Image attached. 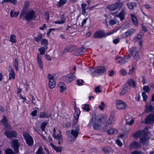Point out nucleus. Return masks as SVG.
<instances>
[{
	"mask_svg": "<svg viewBox=\"0 0 154 154\" xmlns=\"http://www.w3.org/2000/svg\"><path fill=\"white\" fill-rule=\"evenodd\" d=\"M11 147L14 149L15 154H17L18 152L19 143L18 140L16 139H13L11 140Z\"/></svg>",
	"mask_w": 154,
	"mask_h": 154,
	"instance_id": "obj_8",
	"label": "nucleus"
},
{
	"mask_svg": "<svg viewBox=\"0 0 154 154\" xmlns=\"http://www.w3.org/2000/svg\"><path fill=\"white\" fill-rule=\"evenodd\" d=\"M145 111L146 112L154 111V106H153L150 103H146L145 106Z\"/></svg>",
	"mask_w": 154,
	"mask_h": 154,
	"instance_id": "obj_15",
	"label": "nucleus"
},
{
	"mask_svg": "<svg viewBox=\"0 0 154 154\" xmlns=\"http://www.w3.org/2000/svg\"><path fill=\"white\" fill-rule=\"evenodd\" d=\"M45 48L42 47L39 48L40 53L41 55H43L45 53L46 49Z\"/></svg>",
	"mask_w": 154,
	"mask_h": 154,
	"instance_id": "obj_46",
	"label": "nucleus"
},
{
	"mask_svg": "<svg viewBox=\"0 0 154 154\" xmlns=\"http://www.w3.org/2000/svg\"><path fill=\"white\" fill-rule=\"evenodd\" d=\"M122 6V3L120 2H119L109 5L108 6V8L110 11H113L121 8Z\"/></svg>",
	"mask_w": 154,
	"mask_h": 154,
	"instance_id": "obj_6",
	"label": "nucleus"
},
{
	"mask_svg": "<svg viewBox=\"0 0 154 154\" xmlns=\"http://www.w3.org/2000/svg\"><path fill=\"white\" fill-rule=\"evenodd\" d=\"M127 5L129 9H133L135 7H136V4L135 2H132L127 4Z\"/></svg>",
	"mask_w": 154,
	"mask_h": 154,
	"instance_id": "obj_31",
	"label": "nucleus"
},
{
	"mask_svg": "<svg viewBox=\"0 0 154 154\" xmlns=\"http://www.w3.org/2000/svg\"><path fill=\"white\" fill-rule=\"evenodd\" d=\"M115 118L113 116H111L106 123V126L111 125L115 121Z\"/></svg>",
	"mask_w": 154,
	"mask_h": 154,
	"instance_id": "obj_23",
	"label": "nucleus"
},
{
	"mask_svg": "<svg viewBox=\"0 0 154 154\" xmlns=\"http://www.w3.org/2000/svg\"><path fill=\"white\" fill-rule=\"evenodd\" d=\"M143 34L142 33H139L137 35V38L138 39H140L142 38V37Z\"/></svg>",
	"mask_w": 154,
	"mask_h": 154,
	"instance_id": "obj_64",
	"label": "nucleus"
},
{
	"mask_svg": "<svg viewBox=\"0 0 154 154\" xmlns=\"http://www.w3.org/2000/svg\"><path fill=\"white\" fill-rule=\"evenodd\" d=\"M143 91L146 93H148L150 91V88L148 86H145L143 87Z\"/></svg>",
	"mask_w": 154,
	"mask_h": 154,
	"instance_id": "obj_47",
	"label": "nucleus"
},
{
	"mask_svg": "<svg viewBox=\"0 0 154 154\" xmlns=\"http://www.w3.org/2000/svg\"><path fill=\"white\" fill-rule=\"evenodd\" d=\"M131 16L133 23L136 26H137L138 24V21L136 16L133 14H131Z\"/></svg>",
	"mask_w": 154,
	"mask_h": 154,
	"instance_id": "obj_27",
	"label": "nucleus"
},
{
	"mask_svg": "<svg viewBox=\"0 0 154 154\" xmlns=\"http://www.w3.org/2000/svg\"><path fill=\"white\" fill-rule=\"evenodd\" d=\"M77 48V46L75 45H69L63 50V53L65 54L68 52H72L74 51Z\"/></svg>",
	"mask_w": 154,
	"mask_h": 154,
	"instance_id": "obj_14",
	"label": "nucleus"
},
{
	"mask_svg": "<svg viewBox=\"0 0 154 154\" xmlns=\"http://www.w3.org/2000/svg\"><path fill=\"white\" fill-rule=\"evenodd\" d=\"M95 91L96 93H100L101 92V90L100 89V87L99 86H97L95 88Z\"/></svg>",
	"mask_w": 154,
	"mask_h": 154,
	"instance_id": "obj_54",
	"label": "nucleus"
},
{
	"mask_svg": "<svg viewBox=\"0 0 154 154\" xmlns=\"http://www.w3.org/2000/svg\"><path fill=\"white\" fill-rule=\"evenodd\" d=\"M116 107L117 109H121L125 108L126 104L122 101L118 100L116 102Z\"/></svg>",
	"mask_w": 154,
	"mask_h": 154,
	"instance_id": "obj_12",
	"label": "nucleus"
},
{
	"mask_svg": "<svg viewBox=\"0 0 154 154\" xmlns=\"http://www.w3.org/2000/svg\"><path fill=\"white\" fill-rule=\"evenodd\" d=\"M136 47H133L131 48L129 51V55L130 57H131L133 54L136 51Z\"/></svg>",
	"mask_w": 154,
	"mask_h": 154,
	"instance_id": "obj_34",
	"label": "nucleus"
},
{
	"mask_svg": "<svg viewBox=\"0 0 154 154\" xmlns=\"http://www.w3.org/2000/svg\"><path fill=\"white\" fill-rule=\"evenodd\" d=\"M9 72V79H11L12 78L14 79L15 77V74L13 69L10 66L9 67L8 69Z\"/></svg>",
	"mask_w": 154,
	"mask_h": 154,
	"instance_id": "obj_21",
	"label": "nucleus"
},
{
	"mask_svg": "<svg viewBox=\"0 0 154 154\" xmlns=\"http://www.w3.org/2000/svg\"><path fill=\"white\" fill-rule=\"evenodd\" d=\"M75 72H74L73 73L70 74L63 77V79L68 83L70 82L76 78V77L74 75Z\"/></svg>",
	"mask_w": 154,
	"mask_h": 154,
	"instance_id": "obj_10",
	"label": "nucleus"
},
{
	"mask_svg": "<svg viewBox=\"0 0 154 154\" xmlns=\"http://www.w3.org/2000/svg\"><path fill=\"white\" fill-rule=\"evenodd\" d=\"M146 132L145 131L142 130L141 131H140V138L146 137Z\"/></svg>",
	"mask_w": 154,
	"mask_h": 154,
	"instance_id": "obj_38",
	"label": "nucleus"
},
{
	"mask_svg": "<svg viewBox=\"0 0 154 154\" xmlns=\"http://www.w3.org/2000/svg\"><path fill=\"white\" fill-rule=\"evenodd\" d=\"M127 92H128V91L130 89V87L129 86H128L127 85H125L123 88Z\"/></svg>",
	"mask_w": 154,
	"mask_h": 154,
	"instance_id": "obj_58",
	"label": "nucleus"
},
{
	"mask_svg": "<svg viewBox=\"0 0 154 154\" xmlns=\"http://www.w3.org/2000/svg\"><path fill=\"white\" fill-rule=\"evenodd\" d=\"M102 150L105 154H109V151L107 149L104 148Z\"/></svg>",
	"mask_w": 154,
	"mask_h": 154,
	"instance_id": "obj_60",
	"label": "nucleus"
},
{
	"mask_svg": "<svg viewBox=\"0 0 154 154\" xmlns=\"http://www.w3.org/2000/svg\"><path fill=\"white\" fill-rule=\"evenodd\" d=\"M114 133V129L113 128L110 129L109 130L107 131V133L109 135H112Z\"/></svg>",
	"mask_w": 154,
	"mask_h": 154,
	"instance_id": "obj_51",
	"label": "nucleus"
},
{
	"mask_svg": "<svg viewBox=\"0 0 154 154\" xmlns=\"http://www.w3.org/2000/svg\"><path fill=\"white\" fill-rule=\"evenodd\" d=\"M116 23V22L115 20L114 19H112L110 20L109 23L111 25H113L115 24Z\"/></svg>",
	"mask_w": 154,
	"mask_h": 154,
	"instance_id": "obj_59",
	"label": "nucleus"
},
{
	"mask_svg": "<svg viewBox=\"0 0 154 154\" xmlns=\"http://www.w3.org/2000/svg\"><path fill=\"white\" fill-rule=\"evenodd\" d=\"M120 74L123 75H125L127 74L126 71L124 69H122L120 71Z\"/></svg>",
	"mask_w": 154,
	"mask_h": 154,
	"instance_id": "obj_55",
	"label": "nucleus"
},
{
	"mask_svg": "<svg viewBox=\"0 0 154 154\" xmlns=\"http://www.w3.org/2000/svg\"><path fill=\"white\" fill-rule=\"evenodd\" d=\"M8 120L6 117L5 116H3V119L2 120L1 122L4 124L5 127L9 126V125L7 122Z\"/></svg>",
	"mask_w": 154,
	"mask_h": 154,
	"instance_id": "obj_29",
	"label": "nucleus"
},
{
	"mask_svg": "<svg viewBox=\"0 0 154 154\" xmlns=\"http://www.w3.org/2000/svg\"><path fill=\"white\" fill-rule=\"evenodd\" d=\"M66 0H60L58 4H57V6L59 7H61L64 4L66 3Z\"/></svg>",
	"mask_w": 154,
	"mask_h": 154,
	"instance_id": "obj_43",
	"label": "nucleus"
},
{
	"mask_svg": "<svg viewBox=\"0 0 154 154\" xmlns=\"http://www.w3.org/2000/svg\"><path fill=\"white\" fill-rule=\"evenodd\" d=\"M5 134L7 137L12 138L16 137L17 135L16 132L14 131H5Z\"/></svg>",
	"mask_w": 154,
	"mask_h": 154,
	"instance_id": "obj_13",
	"label": "nucleus"
},
{
	"mask_svg": "<svg viewBox=\"0 0 154 154\" xmlns=\"http://www.w3.org/2000/svg\"><path fill=\"white\" fill-rule=\"evenodd\" d=\"M55 139L58 140V143L60 145V143H62L63 141V138L61 134H58L55 136V137H54Z\"/></svg>",
	"mask_w": 154,
	"mask_h": 154,
	"instance_id": "obj_28",
	"label": "nucleus"
},
{
	"mask_svg": "<svg viewBox=\"0 0 154 154\" xmlns=\"http://www.w3.org/2000/svg\"><path fill=\"white\" fill-rule=\"evenodd\" d=\"M127 91L126 90L123 88L121 92L120 93L119 95L120 96H122L124 95L127 93Z\"/></svg>",
	"mask_w": 154,
	"mask_h": 154,
	"instance_id": "obj_57",
	"label": "nucleus"
},
{
	"mask_svg": "<svg viewBox=\"0 0 154 154\" xmlns=\"http://www.w3.org/2000/svg\"><path fill=\"white\" fill-rule=\"evenodd\" d=\"M140 131H138L135 133H133L132 136L135 138H138L140 137Z\"/></svg>",
	"mask_w": 154,
	"mask_h": 154,
	"instance_id": "obj_44",
	"label": "nucleus"
},
{
	"mask_svg": "<svg viewBox=\"0 0 154 154\" xmlns=\"http://www.w3.org/2000/svg\"><path fill=\"white\" fill-rule=\"evenodd\" d=\"M130 146L131 148H138L140 147V144L138 142L133 141L130 144Z\"/></svg>",
	"mask_w": 154,
	"mask_h": 154,
	"instance_id": "obj_26",
	"label": "nucleus"
},
{
	"mask_svg": "<svg viewBox=\"0 0 154 154\" xmlns=\"http://www.w3.org/2000/svg\"><path fill=\"white\" fill-rule=\"evenodd\" d=\"M5 152L6 154H14L13 150L10 149H8L6 150Z\"/></svg>",
	"mask_w": 154,
	"mask_h": 154,
	"instance_id": "obj_48",
	"label": "nucleus"
},
{
	"mask_svg": "<svg viewBox=\"0 0 154 154\" xmlns=\"http://www.w3.org/2000/svg\"><path fill=\"white\" fill-rule=\"evenodd\" d=\"M75 111L74 114V119L72 122V125L73 126H74V125L77 123L79 115L80 113V110L76 107L75 108Z\"/></svg>",
	"mask_w": 154,
	"mask_h": 154,
	"instance_id": "obj_9",
	"label": "nucleus"
},
{
	"mask_svg": "<svg viewBox=\"0 0 154 154\" xmlns=\"http://www.w3.org/2000/svg\"><path fill=\"white\" fill-rule=\"evenodd\" d=\"M116 143L117 144L120 146H122V143L119 139H117L116 140Z\"/></svg>",
	"mask_w": 154,
	"mask_h": 154,
	"instance_id": "obj_62",
	"label": "nucleus"
},
{
	"mask_svg": "<svg viewBox=\"0 0 154 154\" xmlns=\"http://www.w3.org/2000/svg\"><path fill=\"white\" fill-rule=\"evenodd\" d=\"M60 92H63L66 89V86H63L60 87Z\"/></svg>",
	"mask_w": 154,
	"mask_h": 154,
	"instance_id": "obj_56",
	"label": "nucleus"
},
{
	"mask_svg": "<svg viewBox=\"0 0 154 154\" xmlns=\"http://www.w3.org/2000/svg\"><path fill=\"white\" fill-rule=\"evenodd\" d=\"M105 118L101 114L97 115L94 118H93L90 120L88 126L89 128H90L93 125L94 129H98L100 126L103 119Z\"/></svg>",
	"mask_w": 154,
	"mask_h": 154,
	"instance_id": "obj_1",
	"label": "nucleus"
},
{
	"mask_svg": "<svg viewBox=\"0 0 154 154\" xmlns=\"http://www.w3.org/2000/svg\"><path fill=\"white\" fill-rule=\"evenodd\" d=\"M127 83H128L129 86L130 87H132L135 88L136 85L135 82L132 79H130L128 80Z\"/></svg>",
	"mask_w": 154,
	"mask_h": 154,
	"instance_id": "obj_24",
	"label": "nucleus"
},
{
	"mask_svg": "<svg viewBox=\"0 0 154 154\" xmlns=\"http://www.w3.org/2000/svg\"><path fill=\"white\" fill-rule=\"evenodd\" d=\"M48 77L49 80V87L51 89L54 88L55 86L56 83L54 80L53 76L51 75L48 74Z\"/></svg>",
	"mask_w": 154,
	"mask_h": 154,
	"instance_id": "obj_7",
	"label": "nucleus"
},
{
	"mask_svg": "<svg viewBox=\"0 0 154 154\" xmlns=\"http://www.w3.org/2000/svg\"><path fill=\"white\" fill-rule=\"evenodd\" d=\"M23 137L26 140V143L29 146H32L33 143V140L30 134L27 133L23 134Z\"/></svg>",
	"mask_w": 154,
	"mask_h": 154,
	"instance_id": "obj_4",
	"label": "nucleus"
},
{
	"mask_svg": "<svg viewBox=\"0 0 154 154\" xmlns=\"http://www.w3.org/2000/svg\"><path fill=\"white\" fill-rule=\"evenodd\" d=\"M35 17V12L33 11L27 12L25 16V18L27 21H30L34 19Z\"/></svg>",
	"mask_w": 154,
	"mask_h": 154,
	"instance_id": "obj_5",
	"label": "nucleus"
},
{
	"mask_svg": "<svg viewBox=\"0 0 154 154\" xmlns=\"http://www.w3.org/2000/svg\"><path fill=\"white\" fill-rule=\"evenodd\" d=\"M90 71L92 72V75H98L103 73L106 71V69L104 67L101 66L97 68L96 67L94 68H91Z\"/></svg>",
	"mask_w": 154,
	"mask_h": 154,
	"instance_id": "obj_2",
	"label": "nucleus"
},
{
	"mask_svg": "<svg viewBox=\"0 0 154 154\" xmlns=\"http://www.w3.org/2000/svg\"><path fill=\"white\" fill-rule=\"evenodd\" d=\"M85 50V49L83 47L78 48L75 52V54L76 56L81 55L84 53Z\"/></svg>",
	"mask_w": 154,
	"mask_h": 154,
	"instance_id": "obj_19",
	"label": "nucleus"
},
{
	"mask_svg": "<svg viewBox=\"0 0 154 154\" xmlns=\"http://www.w3.org/2000/svg\"><path fill=\"white\" fill-rule=\"evenodd\" d=\"M134 60H135V62L134 63V64L135 65L137 61L140 58V56L139 55V51H135V54L134 56Z\"/></svg>",
	"mask_w": 154,
	"mask_h": 154,
	"instance_id": "obj_30",
	"label": "nucleus"
},
{
	"mask_svg": "<svg viewBox=\"0 0 154 154\" xmlns=\"http://www.w3.org/2000/svg\"><path fill=\"white\" fill-rule=\"evenodd\" d=\"M76 82H77V85H82L83 81L82 80H81V81L79 80H77Z\"/></svg>",
	"mask_w": 154,
	"mask_h": 154,
	"instance_id": "obj_61",
	"label": "nucleus"
},
{
	"mask_svg": "<svg viewBox=\"0 0 154 154\" xmlns=\"http://www.w3.org/2000/svg\"><path fill=\"white\" fill-rule=\"evenodd\" d=\"M66 134L69 137V139L70 141H74L78 137L79 133L77 131L72 129L71 131H67Z\"/></svg>",
	"mask_w": 154,
	"mask_h": 154,
	"instance_id": "obj_3",
	"label": "nucleus"
},
{
	"mask_svg": "<svg viewBox=\"0 0 154 154\" xmlns=\"http://www.w3.org/2000/svg\"><path fill=\"white\" fill-rule=\"evenodd\" d=\"M16 36L14 35L13 34L11 35L10 36L11 41L13 43H15L17 41V40L16 39Z\"/></svg>",
	"mask_w": 154,
	"mask_h": 154,
	"instance_id": "obj_41",
	"label": "nucleus"
},
{
	"mask_svg": "<svg viewBox=\"0 0 154 154\" xmlns=\"http://www.w3.org/2000/svg\"><path fill=\"white\" fill-rule=\"evenodd\" d=\"M105 106V104L103 102L101 103V104L98 106L99 109L101 110H103L104 109V107Z\"/></svg>",
	"mask_w": 154,
	"mask_h": 154,
	"instance_id": "obj_45",
	"label": "nucleus"
},
{
	"mask_svg": "<svg viewBox=\"0 0 154 154\" xmlns=\"http://www.w3.org/2000/svg\"><path fill=\"white\" fill-rule=\"evenodd\" d=\"M73 128H74L75 130V131H77L79 133V125H74V126H73Z\"/></svg>",
	"mask_w": 154,
	"mask_h": 154,
	"instance_id": "obj_52",
	"label": "nucleus"
},
{
	"mask_svg": "<svg viewBox=\"0 0 154 154\" xmlns=\"http://www.w3.org/2000/svg\"><path fill=\"white\" fill-rule=\"evenodd\" d=\"M118 63L121 65H122L127 62V61H125V58L122 57L121 58H120V60H118Z\"/></svg>",
	"mask_w": 154,
	"mask_h": 154,
	"instance_id": "obj_39",
	"label": "nucleus"
},
{
	"mask_svg": "<svg viewBox=\"0 0 154 154\" xmlns=\"http://www.w3.org/2000/svg\"><path fill=\"white\" fill-rule=\"evenodd\" d=\"M154 122V113H151L146 118L145 123L147 124H150Z\"/></svg>",
	"mask_w": 154,
	"mask_h": 154,
	"instance_id": "obj_11",
	"label": "nucleus"
},
{
	"mask_svg": "<svg viewBox=\"0 0 154 154\" xmlns=\"http://www.w3.org/2000/svg\"><path fill=\"white\" fill-rule=\"evenodd\" d=\"M14 66L16 70L18 71V60L17 59H15L14 60Z\"/></svg>",
	"mask_w": 154,
	"mask_h": 154,
	"instance_id": "obj_42",
	"label": "nucleus"
},
{
	"mask_svg": "<svg viewBox=\"0 0 154 154\" xmlns=\"http://www.w3.org/2000/svg\"><path fill=\"white\" fill-rule=\"evenodd\" d=\"M48 42L47 40L43 38L41 41V45H44V47L46 49H47L48 48Z\"/></svg>",
	"mask_w": 154,
	"mask_h": 154,
	"instance_id": "obj_25",
	"label": "nucleus"
},
{
	"mask_svg": "<svg viewBox=\"0 0 154 154\" xmlns=\"http://www.w3.org/2000/svg\"><path fill=\"white\" fill-rule=\"evenodd\" d=\"M136 32V29H131L128 30L125 33V36L124 38H126L131 36L132 34Z\"/></svg>",
	"mask_w": 154,
	"mask_h": 154,
	"instance_id": "obj_16",
	"label": "nucleus"
},
{
	"mask_svg": "<svg viewBox=\"0 0 154 154\" xmlns=\"http://www.w3.org/2000/svg\"><path fill=\"white\" fill-rule=\"evenodd\" d=\"M83 110L88 112L90 110V107H89V105L88 104H85L83 107Z\"/></svg>",
	"mask_w": 154,
	"mask_h": 154,
	"instance_id": "obj_49",
	"label": "nucleus"
},
{
	"mask_svg": "<svg viewBox=\"0 0 154 154\" xmlns=\"http://www.w3.org/2000/svg\"><path fill=\"white\" fill-rule=\"evenodd\" d=\"M134 64L132 66V67L131 69H130L128 72V74L129 75H131L133 73L134 70Z\"/></svg>",
	"mask_w": 154,
	"mask_h": 154,
	"instance_id": "obj_50",
	"label": "nucleus"
},
{
	"mask_svg": "<svg viewBox=\"0 0 154 154\" xmlns=\"http://www.w3.org/2000/svg\"><path fill=\"white\" fill-rule=\"evenodd\" d=\"M95 38H102L105 36V33L103 31H99L96 32L94 34Z\"/></svg>",
	"mask_w": 154,
	"mask_h": 154,
	"instance_id": "obj_18",
	"label": "nucleus"
},
{
	"mask_svg": "<svg viewBox=\"0 0 154 154\" xmlns=\"http://www.w3.org/2000/svg\"><path fill=\"white\" fill-rule=\"evenodd\" d=\"M65 22V19L63 17H61L60 20L54 22L56 24H62Z\"/></svg>",
	"mask_w": 154,
	"mask_h": 154,
	"instance_id": "obj_37",
	"label": "nucleus"
},
{
	"mask_svg": "<svg viewBox=\"0 0 154 154\" xmlns=\"http://www.w3.org/2000/svg\"><path fill=\"white\" fill-rule=\"evenodd\" d=\"M148 138L146 137L140 138V143H143V145L145 144L146 143V142Z\"/></svg>",
	"mask_w": 154,
	"mask_h": 154,
	"instance_id": "obj_35",
	"label": "nucleus"
},
{
	"mask_svg": "<svg viewBox=\"0 0 154 154\" xmlns=\"http://www.w3.org/2000/svg\"><path fill=\"white\" fill-rule=\"evenodd\" d=\"M47 123L46 122H43L41 125V129L42 131H45V128L46 125H47Z\"/></svg>",
	"mask_w": 154,
	"mask_h": 154,
	"instance_id": "obj_40",
	"label": "nucleus"
},
{
	"mask_svg": "<svg viewBox=\"0 0 154 154\" xmlns=\"http://www.w3.org/2000/svg\"><path fill=\"white\" fill-rule=\"evenodd\" d=\"M119 41V38H117L116 39H114L113 42L114 44H117Z\"/></svg>",
	"mask_w": 154,
	"mask_h": 154,
	"instance_id": "obj_63",
	"label": "nucleus"
},
{
	"mask_svg": "<svg viewBox=\"0 0 154 154\" xmlns=\"http://www.w3.org/2000/svg\"><path fill=\"white\" fill-rule=\"evenodd\" d=\"M51 115L48 112H41L40 113L39 117L40 118H48L50 117Z\"/></svg>",
	"mask_w": 154,
	"mask_h": 154,
	"instance_id": "obj_20",
	"label": "nucleus"
},
{
	"mask_svg": "<svg viewBox=\"0 0 154 154\" xmlns=\"http://www.w3.org/2000/svg\"><path fill=\"white\" fill-rule=\"evenodd\" d=\"M126 120V123L128 125H131L134 122V120L133 118H130L129 116H126L125 117Z\"/></svg>",
	"mask_w": 154,
	"mask_h": 154,
	"instance_id": "obj_17",
	"label": "nucleus"
},
{
	"mask_svg": "<svg viewBox=\"0 0 154 154\" xmlns=\"http://www.w3.org/2000/svg\"><path fill=\"white\" fill-rule=\"evenodd\" d=\"M119 29L118 28H116L114 29H112V30L111 31L109 32L108 33H107L106 34H105V36H107L108 35H112L114 33L117 32V31Z\"/></svg>",
	"mask_w": 154,
	"mask_h": 154,
	"instance_id": "obj_36",
	"label": "nucleus"
},
{
	"mask_svg": "<svg viewBox=\"0 0 154 154\" xmlns=\"http://www.w3.org/2000/svg\"><path fill=\"white\" fill-rule=\"evenodd\" d=\"M19 14V11H11L10 12L11 17H16Z\"/></svg>",
	"mask_w": 154,
	"mask_h": 154,
	"instance_id": "obj_32",
	"label": "nucleus"
},
{
	"mask_svg": "<svg viewBox=\"0 0 154 154\" xmlns=\"http://www.w3.org/2000/svg\"><path fill=\"white\" fill-rule=\"evenodd\" d=\"M142 96H143V100L146 101V100L147 97L145 92H143L142 93Z\"/></svg>",
	"mask_w": 154,
	"mask_h": 154,
	"instance_id": "obj_53",
	"label": "nucleus"
},
{
	"mask_svg": "<svg viewBox=\"0 0 154 154\" xmlns=\"http://www.w3.org/2000/svg\"><path fill=\"white\" fill-rule=\"evenodd\" d=\"M51 145L57 152H60L61 151L62 147L61 146L56 147L53 143H51Z\"/></svg>",
	"mask_w": 154,
	"mask_h": 154,
	"instance_id": "obj_33",
	"label": "nucleus"
},
{
	"mask_svg": "<svg viewBox=\"0 0 154 154\" xmlns=\"http://www.w3.org/2000/svg\"><path fill=\"white\" fill-rule=\"evenodd\" d=\"M125 11L124 9H123L119 13V14L116 15V16L117 17L120 18V20L122 21L125 19Z\"/></svg>",
	"mask_w": 154,
	"mask_h": 154,
	"instance_id": "obj_22",
	"label": "nucleus"
}]
</instances>
